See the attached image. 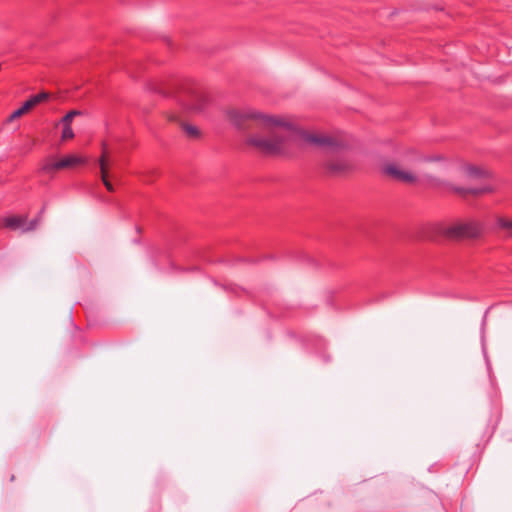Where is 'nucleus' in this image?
Here are the masks:
<instances>
[{"instance_id": "nucleus-17", "label": "nucleus", "mask_w": 512, "mask_h": 512, "mask_svg": "<svg viewBox=\"0 0 512 512\" xmlns=\"http://www.w3.org/2000/svg\"><path fill=\"white\" fill-rule=\"evenodd\" d=\"M75 136L71 126H63L61 139L62 141H67L73 139Z\"/></svg>"}, {"instance_id": "nucleus-9", "label": "nucleus", "mask_w": 512, "mask_h": 512, "mask_svg": "<svg viewBox=\"0 0 512 512\" xmlns=\"http://www.w3.org/2000/svg\"><path fill=\"white\" fill-rule=\"evenodd\" d=\"M5 226L11 229H22L24 228L25 217L22 216H12L5 219Z\"/></svg>"}, {"instance_id": "nucleus-16", "label": "nucleus", "mask_w": 512, "mask_h": 512, "mask_svg": "<svg viewBox=\"0 0 512 512\" xmlns=\"http://www.w3.org/2000/svg\"><path fill=\"white\" fill-rule=\"evenodd\" d=\"M422 160L425 162H431V163L447 161L446 157L442 154H431L430 156L423 157Z\"/></svg>"}, {"instance_id": "nucleus-14", "label": "nucleus", "mask_w": 512, "mask_h": 512, "mask_svg": "<svg viewBox=\"0 0 512 512\" xmlns=\"http://www.w3.org/2000/svg\"><path fill=\"white\" fill-rule=\"evenodd\" d=\"M464 171L466 172V174L468 176L475 177V178L483 177L485 175L484 171H482L480 168L473 166V165H466L464 167Z\"/></svg>"}, {"instance_id": "nucleus-11", "label": "nucleus", "mask_w": 512, "mask_h": 512, "mask_svg": "<svg viewBox=\"0 0 512 512\" xmlns=\"http://www.w3.org/2000/svg\"><path fill=\"white\" fill-rule=\"evenodd\" d=\"M80 115H82L80 110H71L60 120V123L63 126H71L73 119Z\"/></svg>"}, {"instance_id": "nucleus-2", "label": "nucleus", "mask_w": 512, "mask_h": 512, "mask_svg": "<svg viewBox=\"0 0 512 512\" xmlns=\"http://www.w3.org/2000/svg\"><path fill=\"white\" fill-rule=\"evenodd\" d=\"M483 226L476 220H461L451 223L434 222L422 228L421 236L428 240H435L444 236L452 240L476 239L482 235Z\"/></svg>"}, {"instance_id": "nucleus-21", "label": "nucleus", "mask_w": 512, "mask_h": 512, "mask_svg": "<svg viewBox=\"0 0 512 512\" xmlns=\"http://www.w3.org/2000/svg\"><path fill=\"white\" fill-rule=\"evenodd\" d=\"M490 191L489 189H485V190H470L471 193L473 194H479V193H482V192H488Z\"/></svg>"}, {"instance_id": "nucleus-8", "label": "nucleus", "mask_w": 512, "mask_h": 512, "mask_svg": "<svg viewBox=\"0 0 512 512\" xmlns=\"http://www.w3.org/2000/svg\"><path fill=\"white\" fill-rule=\"evenodd\" d=\"M33 109V107L31 106V104L26 100L23 105L15 110L4 122V124H11L13 123L14 121H16L17 119L21 118L22 116L26 115L27 113H29L31 110Z\"/></svg>"}, {"instance_id": "nucleus-7", "label": "nucleus", "mask_w": 512, "mask_h": 512, "mask_svg": "<svg viewBox=\"0 0 512 512\" xmlns=\"http://www.w3.org/2000/svg\"><path fill=\"white\" fill-rule=\"evenodd\" d=\"M207 102L208 98L206 95L202 93H196L191 96V99L189 101L185 102V105L191 111L200 112L202 111Z\"/></svg>"}, {"instance_id": "nucleus-3", "label": "nucleus", "mask_w": 512, "mask_h": 512, "mask_svg": "<svg viewBox=\"0 0 512 512\" xmlns=\"http://www.w3.org/2000/svg\"><path fill=\"white\" fill-rule=\"evenodd\" d=\"M380 170L385 177L401 183L415 184L419 180L418 175L413 170L399 162L385 161L381 164Z\"/></svg>"}, {"instance_id": "nucleus-4", "label": "nucleus", "mask_w": 512, "mask_h": 512, "mask_svg": "<svg viewBox=\"0 0 512 512\" xmlns=\"http://www.w3.org/2000/svg\"><path fill=\"white\" fill-rule=\"evenodd\" d=\"M86 163H87L86 157H84L82 155H78V154H71V155H67V156L61 158L60 160H58L54 163L45 164L43 166V170H45L47 172H52V171H56V170L73 168L78 165H83Z\"/></svg>"}, {"instance_id": "nucleus-15", "label": "nucleus", "mask_w": 512, "mask_h": 512, "mask_svg": "<svg viewBox=\"0 0 512 512\" xmlns=\"http://www.w3.org/2000/svg\"><path fill=\"white\" fill-rule=\"evenodd\" d=\"M158 175V171L156 169H150L139 173V176L143 179L144 183H152L153 177Z\"/></svg>"}, {"instance_id": "nucleus-10", "label": "nucleus", "mask_w": 512, "mask_h": 512, "mask_svg": "<svg viewBox=\"0 0 512 512\" xmlns=\"http://www.w3.org/2000/svg\"><path fill=\"white\" fill-rule=\"evenodd\" d=\"M103 151L98 159L99 167H100V174H107L109 170V158H108V152L106 149V144H102Z\"/></svg>"}, {"instance_id": "nucleus-18", "label": "nucleus", "mask_w": 512, "mask_h": 512, "mask_svg": "<svg viewBox=\"0 0 512 512\" xmlns=\"http://www.w3.org/2000/svg\"><path fill=\"white\" fill-rule=\"evenodd\" d=\"M497 223L500 228L511 231L512 233V220L505 218H498Z\"/></svg>"}, {"instance_id": "nucleus-19", "label": "nucleus", "mask_w": 512, "mask_h": 512, "mask_svg": "<svg viewBox=\"0 0 512 512\" xmlns=\"http://www.w3.org/2000/svg\"><path fill=\"white\" fill-rule=\"evenodd\" d=\"M38 226V220L37 219H33L29 222H27L25 220V223H24V228H23V231L24 232H29V231H33L37 228Z\"/></svg>"}, {"instance_id": "nucleus-13", "label": "nucleus", "mask_w": 512, "mask_h": 512, "mask_svg": "<svg viewBox=\"0 0 512 512\" xmlns=\"http://www.w3.org/2000/svg\"><path fill=\"white\" fill-rule=\"evenodd\" d=\"M181 126L189 137L198 138L200 136V131L196 126L188 123H181Z\"/></svg>"}, {"instance_id": "nucleus-5", "label": "nucleus", "mask_w": 512, "mask_h": 512, "mask_svg": "<svg viewBox=\"0 0 512 512\" xmlns=\"http://www.w3.org/2000/svg\"><path fill=\"white\" fill-rule=\"evenodd\" d=\"M325 167L334 175H345L353 170L354 165L347 158L335 157L327 160Z\"/></svg>"}, {"instance_id": "nucleus-12", "label": "nucleus", "mask_w": 512, "mask_h": 512, "mask_svg": "<svg viewBox=\"0 0 512 512\" xmlns=\"http://www.w3.org/2000/svg\"><path fill=\"white\" fill-rule=\"evenodd\" d=\"M50 97V94L47 92H41L37 95H34L30 97L27 101L31 104V106L34 108L39 103L46 101Z\"/></svg>"}, {"instance_id": "nucleus-6", "label": "nucleus", "mask_w": 512, "mask_h": 512, "mask_svg": "<svg viewBox=\"0 0 512 512\" xmlns=\"http://www.w3.org/2000/svg\"><path fill=\"white\" fill-rule=\"evenodd\" d=\"M322 148L331 152H342L349 148V143L342 136L325 133Z\"/></svg>"}, {"instance_id": "nucleus-1", "label": "nucleus", "mask_w": 512, "mask_h": 512, "mask_svg": "<svg viewBox=\"0 0 512 512\" xmlns=\"http://www.w3.org/2000/svg\"><path fill=\"white\" fill-rule=\"evenodd\" d=\"M227 122L242 134L243 143L265 156L283 157L288 154L286 138L280 131L297 132L300 138L322 148L325 133L300 130L296 121L284 114H275L252 107H226Z\"/></svg>"}, {"instance_id": "nucleus-20", "label": "nucleus", "mask_w": 512, "mask_h": 512, "mask_svg": "<svg viewBox=\"0 0 512 512\" xmlns=\"http://www.w3.org/2000/svg\"><path fill=\"white\" fill-rule=\"evenodd\" d=\"M101 180L103 182V184L105 185L106 189L109 191V192H113L114 191V187L113 185L111 184V182L108 180V173L107 174H101Z\"/></svg>"}]
</instances>
